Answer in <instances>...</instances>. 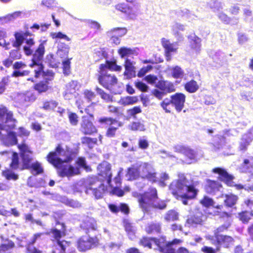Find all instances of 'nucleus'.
<instances>
[{"label":"nucleus","instance_id":"obj_51","mask_svg":"<svg viewBox=\"0 0 253 253\" xmlns=\"http://www.w3.org/2000/svg\"><path fill=\"white\" fill-rule=\"evenodd\" d=\"M125 229L127 233L129 238L131 240H134L135 237V227L130 223H126L125 225Z\"/></svg>","mask_w":253,"mask_h":253},{"label":"nucleus","instance_id":"obj_38","mask_svg":"<svg viewBox=\"0 0 253 253\" xmlns=\"http://www.w3.org/2000/svg\"><path fill=\"white\" fill-rule=\"evenodd\" d=\"M184 155L191 161V162H188V164H191L197 161L198 154L194 150L188 147H187Z\"/></svg>","mask_w":253,"mask_h":253},{"label":"nucleus","instance_id":"obj_26","mask_svg":"<svg viewBox=\"0 0 253 253\" xmlns=\"http://www.w3.org/2000/svg\"><path fill=\"white\" fill-rule=\"evenodd\" d=\"M37 175H33L29 178L28 185L30 187H44L46 183L45 181L42 178H38Z\"/></svg>","mask_w":253,"mask_h":253},{"label":"nucleus","instance_id":"obj_32","mask_svg":"<svg viewBox=\"0 0 253 253\" xmlns=\"http://www.w3.org/2000/svg\"><path fill=\"white\" fill-rule=\"evenodd\" d=\"M211 54L213 60L218 64H220L226 60L225 54L220 50L213 51Z\"/></svg>","mask_w":253,"mask_h":253},{"label":"nucleus","instance_id":"obj_23","mask_svg":"<svg viewBox=\"0 0 253 253\" xmlns=\"http://www.w3.org/2000/svg\"><path fill=\"white\" fill-rule=\"evenodd\" d=\"M162 45L165 49L166 57L167 61H169L171 59L170 52H173L177 48V45L174 43H171L170 42L165 39L162 41Z\"/></svg>","mask_w":253,"mask_h":253},{"label":"nucleus","instance_id":"obj_59","mask_svg":"<svg viewBox=\"0 0 253 253\" xmlns=\"http://www.w3.org/2000/svg\"><path fill=\"white\" fill-rule=\"evenodd\" d=\"M68 116L70 124L72 126H76L78 123V117L75 113L68 112Z\"/></svg>","mask_w":253,"mask_h":253},{"label":"nucleus","instance_id":"obj_45","mask_svg":"<svg viewBox=\"0 0 253 253\" xmlns=\"http://www.w3.org/2000/svg\"><path fill=\"white\" fill-rule=\"evenodd\" d=\"M134 49L126 47H122L118 51L119 54L122 58H125L129 55L133 54Z\"/></svg>","mask_w":253,"mask_h":253},{"label":"nucleus","instance_id":"obj_63","mask_svg":"<svg viewBox=\"0 0 253 253\" xmlns=\"http://www.w3.org/2000/svg\"><path fill=\"white\" fill-rule=\"evenodd\" d=\"M201 203L206 207L214 206V204L213 200L208 196H205L204 198L201 201Z\"/></svg>","mask_w":253,"mask_h":253},{"label":"nucleus","instance_id":"obj_2","mask_svg":"<svg viewBox=\"0 0 253 253\" xmlns=\"http://www.w3.org/2000/svg\"><path fill=\"white\" fill-rule=\"evenodd\" d=\"M18 148L21 151V156L22 157L23 164L20 165L19 162L18 155L16 152H10L7 151L0 152V155H3L8 154L12 157V162L10 164V168L12 169L22 170L24 169H29L32 171L36 172V174H41L43 172V168L41 164L36 162L31 163L32 157L31 156L32 151L30 150L28 146L25 144H22L18 146Z\"/></svg>","mask_w":253,"mask_h":253},{"label":"nucleus","instance_id":"obj_21","mask_svg":"<svg viewBox=\"0 0 253 253\" xmlns=\"http://www.w3.org/2000/svg\"><path fill=\"white\" fill-rule=\"evenodd\" d=\"M205 189L207 193L215 195L217 192L221 191L222 187L218 182L209 180L207 181Z\"/></svg>","mask_w":253,"mask_h":253},{"label":"nucleus","instance_id":"obj_15","mask_svg":"<svg viewBox=\"0 0 253 253\" xmlns=\"http://www.w3.org/2000/svg\"><path fill=\"white\" fill-rule=\"evenodd\" d=\"M80 130L85 135H91L97 131L96 127L93 125L91 121L85 117H83Z\"/></svg>","mask_w":253,"mask_h":253},{"label":"nucleus","instance_id":"obj_7","mask_svg":"<svg viewBox=\"0 0 253 253\" xmlns=\"http://www.w3.org/2000/svg\"><path fill=\"white\" fill-rule=\"evenodd\" d=\"M109 180L104 179V175H95L89 179L86 192L91 190L96 199H101L105 193L109 191L107 185V183H109Z\"/></svg>","mask_w":253,"mask_h":253},{"label":"nucleus","instance_id":"obj_55","mask_svg":"<svg viewBox=\"0 0 253 253\" xmlns=\"http://www.w3.org/2000/svg\"><path fill=\"white\" fill-rule=\"evenodd\" d=\"M98 122L102 124H105L110 126L111 125H115L118 123V121L111 118L102 117L99 119Z\"/></svg>","mask_w":253,"mask_h":253},{"label":"nucleus","instance_id":"obj_11","mask_svg":"<svg viewBox=\"0 0 253 253\" xmlns=\"http://www.w3.org/2000/svg\"><path fill=\"white\" fill-rule=\"evenodd\" d=\"M209 239L211 240V243L216 246V251L220 250V248H228L233 244V239L229 236L221 234H215L214 236H210Z\"/></svg>","mask_w":253,"mask_h":253},{"label":"nucleus","instance_id":"obj_13","mask_svg":"<svg viewBox=\"0 0 253 253\" xmlns=\"http://www.w3.org/2000/svg\"><path fill=\"white\" fill-rule=\"evenodd\" d=\"M156 174L153 171V168L151 164L147 163L138 162L128 169L127 174Z\"/></svg>","mask_w":253,"mask_h":253},{"label":"nucleus","instance_id":"obj_64","mask_svg":"<svg viewBox=\"0 0 253 253\" xmlns=\"http://www.w3.org/2000/svg\"><path fill=\"white\" fill-rule=\"evenodd\" d=\"M58 105V103L54 100L45 102L44 103L43 108L45 110L54 109Z\"/></svg>","mask_w":253,"mask_h":253},{"label":"nucleus","instance_id":"obj_30","mask_svg":"<svg viewBox=\"0 0 253 253\" xmlns=\"http://www.w3.org/2000/svg\"><path fill=\"white\" fill-rule=\"evenodd\" d=\"M240 169L242 172L252 173L253 172V159H245Z\"/></svg>","mask_w":253,"mask_h":253},{"label":"nucleus","instance_id":"obj_1","mask_svg":"<svg viewBox=\"0 0 253 253\" xmlns=\"http://www.w3.org/2000/svg\"><path fill=\"white\" fill-rule=\"evenodd\" d=\"M63 152V149L59 145L56 147L55 151L50 152L46 157L47 161L60 171L59 174H80V169H84L87 172L91 171V168L87 165L84 158L80 157L78 159L76 162L77 166L76 168L68 164L72 160L71 155L67 156L65 160L63 161L58 157V156L62 155Z\"/></svg>","mask_w":253,"mask_h":253},{"label":"nucleus","instance_id":"obj_28","mask_svg":"<svg viewBox=\"0 0 253 253\" xmlns=\"http://www.w3.org/2000/svg\"><path fill=\"white\" fill-rule=\"evenodd\" d=\"M190 45L192 48L196 51H199L201 46V40L195 34H192L188 37Z\"/></svg>","mask_w":253,"mask_h":253},{"label":"nucleus","instance_id":"obj_19","mask_svg":"<svg viewBox=\"0 0 253 253\" xmlns=\"http://www.w3.org/2000/svg\"><path fill=\"white\" fill-rule=\"evenodd\" d=\"M135 62L130 59L126 58L125 62V72L124 75L127 79H131L135 77Z\"/></svg>","mask_w":253,"mask_h":253},{"label":"nucleus","instance_id":"obj_16","mask_svg":"<svg viewBox=\"0 0 253 253\" xmlns=\"http://www.w3.org/2000/svg\"><path fill=\"white\" fill-rule=\"evenodd\" d=\"M81 228L88 234L90 230H96L97 224L96 220L91 217H86L80 225Z\"/></svg>","mask_w":253,"mask_h":253},{"label":"nucleus","instance_id":"obj_57","mask_svg":"<svg viewBox=\"0 0 253 253\" xmlns=\"http://www.w3.org/2000/svg\"><path fill=\"white\" fill-rule=\"evenodd\" d=\"M154 238H149L148 237H143L140 241V244L144 247H148L149 249L152 248L153 240Z\"/></svg>","mask_w":253,"mask_h":253},{"label":"nucleus","instance_id":"obj_36","mask_svg":"<svg viewBox=\"0 0 253 253\" xmlns=\"http://www.w3.org/2000/svg\"><path fill=\"white\" fill-rule=\"evenodd\" d=\"M78 83L76 81H72L66 85L67 90L64 94V97L66 99H69V94L75 92V88L77 86Z\"/></svg>","mask_w":253,"mask_h":253},{"label":"nucleus","instance_id":"obj_17","mask_svg":"<svg viewBox=\"0 0 253 253\" xmlns=\"http://www.w3.org/2000/svg\"><path fill=\"white\" fill-rule=\"evenodd\" d=\"M206 219V216L202 212L197 211L193 215L189 217L186 221V224L189 226H195L198 224H202Z\"/></svg>","mask_w":253,"mask_h":253},{"label":"nucleus","instance_id":"obj_46","mask_svg":"<svg viewBox=\"0 0 253 253\" xmlns=\"http://www.w3.org/2000/svg\"><path fill=\"white\" fill-rule=\"evenodd\" d=\"M160 231L161 226L159 223H151L146 227V231L148 234L159 233Z\"/></svg>","mask_w":253,"mask_h":253},{"label":"nucleus","instance_id":"obj_25","mask_svg":"<svg viewBox=\"0 0 253 253\" xmlns=\"http://www.w3.org/2000/svg\"><path fill=\"white\" fill-rule=\"evenodd\" d=\"M140 5L138 4L128 5L126 15L130 19H134L138 16L139 12Z\"/></svg>","mask_w":253,"mask_h":253},{"label":"nucleus","instance_id":"obj_34","mask_svg":"<svg viewBox=\"0 0 253 253\" xmlns=\"http://www.w3.org/2000/svg\"><path fill=\"white\" fill-rule=\"evenodd\" d=\"M224 197V204L226 206L229 207H232L234 206L238 199L237 196L232 194H226Z\"/></svg>","mask_w":253,"mask_h":253},{"label":"nucleus","instance_id":"obj_50","mask_svg":"<svg viewBox=\"0 0 253 253\" xmlns=\"http://www.w3.org/2000/svg\"><path fill=\"white\" fill-rule=\"evenodd\" d=\"M153 243L162 252L163 248L166 246L168 242H166V237H161L159 239L154 238L152 239Z\"/></svg>","mask_w":253,"mask_h":253},{"label":"nucleus","instance_id":"obj_3","mask_svg":"<svg viewBox=\"0 0 253 253\" xmlns=\"http://www.w3.org/2000/svg\"><path fill=\"white\" fill-rule=\"evenodd\" d=\"M11 112L6 108H0V139L7 146L14 145L17 143L15 132L9 130L15 126V120Z\"/></svg>","mask_w":253,"mask_h":253},{"label":"nucleus","instance_id":"obj_22","mask_svg":"<svg viewBox=\"0 0 253 253\" xmlns=\"http://www.w3.org/2000/svg\"><path fill=\"white\" fill-rule=\"evenodd\" d=\"M155 86L166 93H170L175 91L174 84L168 81H159L157 84H155Z\"/></svg>","mask_w":253,"mask_h":253},{"label":"nucleus","instance_id":"obj_29","mask_svg":"<svg viewBox=\"0 0 253 253\" xmlns=\"http://www.w3.org/2000/svg\"><path fill=\"white\" fill-rule=\"evenodd\" d=\"M20 103L25 105L26 103L33 102L35 100L36 97L32 92L28 91L25 94H20L18 96Z\"/></svg>","mask_w":253,"mask_h":253},{"label":"nucleus","instance_id":"obj_56","mask_svg":"<svg viewBox=\"0 0 253 253\" xmlns=\"http://www.w3.org/2000/svg\"><path fill=\"white\" fill-rule=\"evenodd\" d=\"M69 51V47L68 45L64 44L63 46L61 47V45H60L57 54L61 57H63L68 55Z\"/></svg>","mask_w":253,"mask_h":253},{"label":"nucleus","instance_id":"obj_44","mask_svg":"<svg viewBox=\"0 0 253 253\" xmlns=\"http://www.w3.org/2000/svg\"><path fill=\"white\" fill-rule=\"evenodd\" d=\"M112 175H104L105 180H109V183H113L116 187H120L121 185V179L120 175H117L113 180L111 179ZM108 187H110V183H107Z\"/></svg>","mask_w":253,"mask_h":253},{"label":"nucleus","instance_id":"obj_5","mask_svg":"<svg viewBox=\"0 0 253 253\" xmlns=\"http://www.w3.org/2000/svg\"><path fill=\"white\" fill-rule=\"evenodd\" d=\"M182 175L180 179L173 181L169 186V190L175 197H179L184 205L188 204V200L195 198L198 190Z\"/></svg>","mask_w":253,"mask_h":253},{"label":"nucleus","instance_id":"obj_6","mask_svg":"<svg viewBox=\"0 0 253 253\" xmlns=\"http://www.w3.org/2000/svg\"><path fill=\"white\" fill-rule=\"evenodd\" d=\"M45 41H43L41 43L38 48L35 50L33 54L32 59V63L29 66L34 68L35 77L39 78L42 76L47 83L49 81H51L54 77V73L52 71L43 70L44 66L42 64V59L44 54L45 49L44 43Z\"/></svg>","mask_w":253,"mask_h":253},{"label":"nucleus","instance_id":"obj_35","mask_svg":"<svg viewBox=\"0 0 253 253\" xmlns=\"http://www.w3.org/2000/svg\"><path fill=\"white\" fill-rule=\"evenodd\" d=\"M253 137L251 133L245 134L243 135L241 141L240 142V149L241 150H245L247 146L252 141Z\"/></svg>","mask_w":253,"mask_h":253},{"label":"nucleus","instance_id":"obj_43","mask_svg":"<svg viewBox=\"0 0 253 253\" xmlns=\"http://www.w3.org/2000/svg\"><path fill=\"white\" fill-rule=\"evenodd\" d=\"M112 175H104L105 180H109V183H113L116 187H120L121 185V179L120 175H117L113 180L111 179ZM108 187H110V183H107Z\"/></svg>","mask_w":253,"mask_h":253},{"label":"nucleus","instance_id":"obj_37","mask_svg":"<svg viewBox=\"0 0 253 253\" xmlns=\"http://www.w3.org/2000/svg\"><path fill=\"white\" fill-rule=\"evenodd\" d=\"M111 165L107 161H103L97 168L99 174H108L111 170Z\"/></svg>","mask_w":253,"mask_h":253},{"label":"nucleus","instance_id":"obj_49","mask_svg":"<svg viewBox=\"0 0 253 253\" xmlns=\"http://www.w3.org/2000/svg\"><path fill=\"white\" fill-rule=\"evenodd\" d=\"M219 179L226 184L228 186H233L234 185L233 182V176L232 175H219Z\"/></svg>","mask_w":253,"mask_h":253},{"label":"nucleus","instance_id":"obj_60","mask_svg":"<svg viewBox=\"0 0 253 253\" xmlns=\"http://www.w3.org/2000/svg\"><path fill=\"white\" fill-rule=\"evenodd\" d=\"M53 56L54 55L52 54H49L47 55L46 57V62L48 63L50 67L52 68H56L58 67V63L56 62Z\"/></svg>","mask_w":253,"mask_h":253},{"label":"nucleus","instance_id":"obj_40","mask_svg":"<svg viewBox=\"0 0 253 253\" xmlns=\"http://www.w3.org/2000/svg\"><path fill=\"white\" fill-rule=\"evenodd\" d=\"M185 88L188 92L194 93L199 89V85L195 81L191 80L185 84Z\"/></svg>","mask_w":253,"mask_h":253},{"label":"nucleus","instance_id":"obj_62","mask_svg":"<svg viewBox=\"0 0 253 253\" xmlns=\"http://www.w3.org/2000/svg\"><path fill=\"white\" fill-rule=\"evenodd\" d=\"M97 142L96 138H91L88 137H83L81 138V142L84 144H87L89 147H91L92 145L94 144Z\"/></svg>","mask_w":253,"mask_h":253},{"label":"nucleus","instance_id":"obj_4","mask_svg":"<svg viewBox=\"0 0 253 253\" xmlns=\"http://www.w3.org/2000/svg\"><path fill=\"white\" fill-rule=\"evenodd\" d=\"M132 195L138 199L139 206L144 212H148L153 208L163 210L166 208L165 202L158 198L156 188H152L143 194L133 192Z\"/></svg>","mask_w":253,"mask_h":253},{"label":"nucleus","instance_id":"obj_24","mask_svg":"<svg viewBox=\"0 0 253 253\" xmlns=\"http://www.w3.org/2000/svg\"><path fill=\"white\" fill-rule=\"evenodd\" d=\"M99 68L100 70L104 71H106L107 69L113 71H120L122 70V67L117 64V61L115 60H107L105 64L100 65Z\"/></svg>","mask_w":253,"mask_h":253},{"label":"nucleus","instance_id":"obj_8","mask_svg":"<svg viewBox=\"0 0 253 253\" xmlns=\"http://www.w3.org/2000/svg\"><path fill=\"white\" fill-rule=\"evenodd\" d=\"M185 95L182 93H176L170 96V98H165L161 103V105L167 113H170L171 105L174 107L176 111L179 113L184 107L185 102Z\"/></svg>","mask_w":253,"mask_h":253},{"label":"nucleus","instance_id":"obj_27","mask_svg":"<svg viewBox=\"0 0 253 253\" xmlns=\"http://www.w3.org/2000/svg\"><path fill=\"white\" fill-rule=\"evenodd\" d=\"M42 234L43 233H37L34 235L33 238L31 239L30 243L26 247L27 253H42L41 251L38 250L34 246V244Z\"/></svg>","mask_w":253,"mask_h":253},{"label":"nucleus","instance_id":"obj_54","mask_svg":"<svg viewBox=\"0 0 253 253\" xmlns=\"http://www.w3.org/2000/svg\"><path fill=\"white\" fill-rule=\"evenodd\" d=\"M178 218V213L173 210L169 211L165 216V219L167 221H174Z\"/></svg>","mask_w":253,"mask_h":253},{"label":"nucleus","instance_id":"obj_53","mask_svg":"<svg viewBox=\"0 0 253 253\" xmlns=\"http://www.w3.org/2000/svg\"><path fill=\"white\" fill-rule=\"evenodd\" d=\"M171 27L172 32L175 36H179V32L183 31L185 29L184 25L177 22L174 23Z\"/></svg>","mask_w":253,"mask_h":253},{"label":"nucleus","instance_id":"obj_58","mask_svg":"<svg viewBox=\"0 0 253 253\" xmlns=\"http://www.w3.org/2000/svg\"><path fill=\"white\" fill-rule=\"evenodd\" d=\"M216 15L218 19L224 24H228L230 23L231 18L225 13L222 12H219Z\"/></svg>","mask_w":253,"mask_h":253},{"label":"nucleus","instance_id":"obj_47","mask_svg":"<svg viewBox=\"0 0 253 253\" xmlns=\"http://www.w3.org/2000/svg\"><path fill=\"white\" fill-rule=\"evenodd\" d=\"M48 83L47 81H41L39 83L35 84L34 88L39 93H42L46 91L48 89Z\"/></svg>","mask_w":253,"mask_h":253},{"label":"nucleus","instance_id":"obj_31","mask_svg":"<svg viewBox=\"0 0 253 253\" xmlns=\"http://www.w3.org/2000/svg\"><path fill=\"white\" fill-rule=\"evenodd\" d=\"M225 144V137L221 135H216L212 139V144L217 149L221 148Z\"/></svg>","mask_w":253,"mask_h":253},{"label":"nucleus","instance_id":"obj_61","mask_svg":"<svg viewBox=\"0 0 253 253\" xmlns=\"http://www.w3.org/2000/svg\"><path fill=\"white\" fill-rule=\"evenodd\" d=\"M70 64L69 59L62 61L63 73L65 75H68L70 73Z\"/></svg>","mask_w":253,"mask_h":253},{"label":"nucleus","instance_id":"obj_41","mask_svg":"<svg viewBox=\"0 0 253 253\" xmlns=\"http://www.w3.org/2000/svg\"><path fill=\"white\" fill-rule=\"evenodd\" d=\"M170 70L171 71L172 76L175 79H181L184 76V71L179 66H175L171 67Z\"/></svg>","mask_w":253,"mask_h":253},{"label":"nucleus","instance_id":"obj_18","mask_svg":"<svg viewBox=\"0 0 253 253\" xmlns=\"http://www.w3.org/2000/svg\"><path fill=\"white\" fill-rule=\"evenodd\" d=\"M130 179H136L137 182L136 184L138 188H142L146 184V182L148 180H152L156 182V177L155 175H146V177L141 176L140 175H129Z\"/></svg>","mask_w":253,"mask_h":253},{"label":"nucleus","instance_id":"obj_52","mask_svg":"<svg viewBox=\"0 0 253 253\" xmlns=\"http://www.w3.org/2000/svg\"><path fill=\"white\" fill-rule=\"evenodd\" d=\"M109 188L111 189V190H109V192L112 195L122 196L124 194V191L120 189V187H116V186H114L113 183H110Z\"/></svg>","mask_w":253,"mask_h":253},{"label":"nucleus","instance_id":"obj_20","mask_svg":"<svg viewBox=\"0 0 253 253\" xmlns=\"http://www.w3.org/2000/svg\"><path fill=\"white\" fill-rule=\"evenodd\" d=\"M31 34L29 32H15L14 34L15 40L12 41V46L15 48L21 47L25 40L28 36H31Z\"/></svg>","mask_w":253,"mask_h":253},{"label":"nucleus","instance_id":"obj_12","mask_svg":"<svg viewBox=\"0 0 253 253\" xmlns=\"http://www.w3.org/2000/svg\"><path fill=\"white\" fill-rule=\"evenodd\" d=\"M99 83L105 88L110 90L113 86L117 84V79L113 75L108 74L106 71L100 70L98 75Z\"/></svg>","mask_w":253,"mask_h":253},{"label":"nucleus","instance_id":"obj_14","mask_svg":"<svg viewBox=\"0 0 253 253\" xmlns=\"http://www.w3.org/2000/svg\"><path fill=\"white\" fill-rule=\"evenodd\" d=\"M127 31L126 28H114L107 31L106 35L112 43L118 45L121 38L126 34Z\"/></svg>","mask_w":253,"mask_h":253},{"label":"nucleus","instance_id":"obj_39","mask_svg":"<svg viewBox=\"0 0 253 253\" xmlns=\"http://www.w3.org/2000/svg\"><path fill=\"white\" fill-rule=\"evenodd\" d=\"M207 5L214 12H219L222 9L221 3L216 0H210Z\"/></svg>","mask_w":253,"mask_h":253},{"label":"nucleus","instance_id":"obj_9","mask_svg":"<svg viewBox=\"0 0 253 253\" xmlns=\"http://www.w3.org/2000/svg\"><path fill=\"white\" fill-rule=\"evenodd\" d=\"M99 243L97 237H90L88 235L81 237L77 241V247L78 250L85 252L89 250L96 247Z\"/></svg>","mask_w":253,"mask_h":253},{"label":"nucleus","instance_id":"obj_48","mask_svg":"<svg viewBox=\"0 0 253 253\" xmlns=\"http://www.w3.org/2000/svg\"><path fill=\"white\" fill-rule=\"evenodd\" d=\"M26 43L27 46H24L23 47V50L27 55H31L33 52L32 49H31V47L35 44V42L33 39H26Z\"/></svg>","mask_w":253,"mask_h":253},{"label":"nucleus","instance_id":"obj_33","mask_svg":"<svg viewBox=\"0 0 253 253\" xmlns=\"http://www.w3.org/2000/svg\"><path fill=\"white\" fill-rule=\"evenodd\" d=\"M14 245L11 241L5 242L0 246V253H11Z\"/></svg>","mask_w":253,"mask_h":253},{"label":"nucleus","instance_id":"obj_42","mask_svg":"<svg viewBox=\"0 0 253 253\" xmlns=\"http://www.w3.org/2000/svg\"><path fill=\"white\" fill-rule=\"evenodd\" d=\"M138 101V97L137 96H126L122 98L121 99V103L124 106H127L129 105H132L136 103Z\"/></svg>","mask_w":253,"mask_h":253},{"label":"nucleus","instance_id":"obj_10","mask_svg":"<svg viewBox=\"0 0 253 253\" xmlns=\"http://www.w3.org/2000/svg\"><path fill=\"white\" fill-rule=\"evenodd\" d=\"M60 226L61 228L60 229L54 228L51 229L49 233H46V234H51L52 235V237H53L57 241V245L61 249L60 253H65V250L67 247H68L70 246V243L65 240H60V238L65 235V226L64 224L62 223L60 224Z\"/></svg>","mask_w":253,"mask_h":253}]
</instances>
